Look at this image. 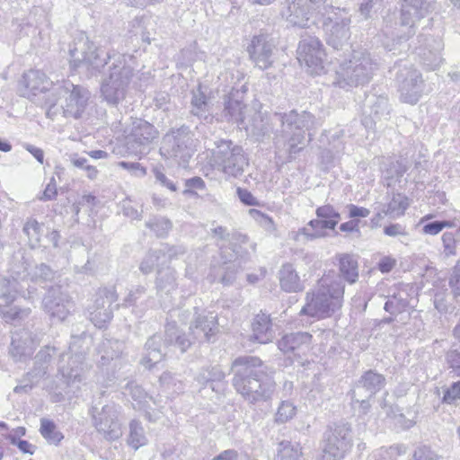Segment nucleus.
Returning <instances> with one entry per match:
<instances>
[{"instance_id": "obj_40", "label": "nucleus", "mask_w": 460, "mask_h": 460, "mask_svg": "<svg viewBox=\"0 0 460 460\" xmlns=\"http://www.w3.org/2000/svg\"><path fill=\"white\" fill-rule=\"evenodd\" d=\"M386 298L384 309L391 315H397L406 311L409 306V294L406 290H398Z\"/></svg>"}, {"instance_id": "obj_33", "label": "nucleus", "mask_w": 460, "mask_h": 460, "mask_svg": "<svg viewBox=\"0 0 460 460\" xmlns=\"http://www.w3.org/2000/svg\"><path fill=\"white\" fill-rule=\"evenodd\" d=\"M191 94L190 114L198 117L200 120L212 122L211 106L206 94L202 92L201 85L199 84L196 89L192 90Z\"/></svg>"}, {"instance_id": "obj_5", "label": "nucleus", "mask_w": 460, "mask_h": 460, "mask_svg": "<svg viewBox=\"0 0 460 460\" xmlns=\"http://www.w3.org/2000/svg\"><path fill=\"white\" fill-rule=\"evenodd\" d=\"M344 291L341 279L323 275L316 286L306 293L305 305L300 314L318 319L330 317L341 307Z\"/></svg>"}, {"instance_id": "obj_44", "label": "nucleus", "mask_w": 460, "mask_h": 460, "mask_svg": "<svg viewBox=\"0 0 460 460\" xmlns=\"http://www.w3.org/2000/svg\"><path fill=\"white\" fill-rule=\"evenodd\" d=\"M223 260L225 261V267L223 268L224 274L220 278L219 282L224 286H230L235 281L237 272L243 270V265L246 264L248 261L239 260L236 255H234L231 261L226 259Z\"/></svg>"}, {"instance_id": "obj_24", "label": "nucleus", "mask_w": 460, "mask_h": 460, "mask_svg": "<svg viewBox=\"0 0 460 460\" xmlns=\"http://www.w3.org/2000/svg\"><path fill=\"white\" fill-rule=\"evenodd\" d=\"M274 48L272 39L269 35L261 33L252 37L247 47V51L255 66L265 70L273 64Z\"/></svg>"}, {"instance_id": "obj_28", "label": "nucleus", "mask_w": 460, "mask_h": 460, "mask_svg": "<svg viewBox=\"0 0 460 460\" xmlns=\"http://www.w3.org/2000/svg\"><path fill=\"white\" fill-rule=\"evenodd\" d=\"M225 377V373L218 366L207 367L200 369L195 377V382L199 387L209 383L211 393H215V396L217 397L226 388Z\"/></svg>"}, {"instance_id": "obj_39", "label": "nucleus", "mask_w": 460, "mask_h": 460, "mask_svg": "<svg viewBox=\"0 0 460 460\" xmlns=\"http://www.w3.org/2000/svg\"><path fill=\"white\" fill-rule=\"evenodd\" d=\"M56 353V348L46 346L42 348L35 356L33 369L28 373V376L40 379L47 374L48 365L53 355Z\"/></svg>"}, {"instance_id": "obj_23", "label": "nucleus", "mask_w": 460, "mask_h": 460, "mask_svg": "<svg viewBox=\"0 0 460 460\" xmlns=\"http://www.w3.org/2000/svg\"><path fill=\"white\" fill-rule=\"evenodd\" d=\"M44 311L53 319L64 321L73 307L68 295L62 291L61 287L50 288L42 300Z\"/></svg>"}, {"instance_id": "obj_38", "label": "nucleus", "mask_w": 460, "mask_h": 460, "mask_svg": "<svg viewBox=\"0 0 460 460\" xmlns=\"http://www.w3.org/2000/svg\"><path fill=\"white\" fill-rule=\"evenodd\" d=\"M279 284L285 292H299L304 287L295 268L290 263L282 265L279 272Z\"/></svg>"}, {"instance_id": "obj_36", "label": "nucleus", "mask_w": 460, "mask_h": 460, "mask_svg": "<svg viewBox=\"0 0 460 460\" xmlns=\"http://www.w3.org/2000/svg\"><path fill=\"white\" fill-rule=\"evenodd\" d=\"M164 348L165 344L162 342L161 335L155 334L149 338L145 345L146 353L142 359L143 365L152 368L155 364L159 363L165 354L164 352Z\"/></svg>"}, {"instance_id": "obj_12", "label": "nucleus", "mask_w": 460, "mask_h": 460, "mask_svg": "<svg viewBox=\"0 0 460 460\" xmlns=\"http://www.w3.org/2000/svg\"><path fill=\"white\" fill-rule=\"evenodd\" d=\"M288 7L282 15L292 25L307 28L320 22L328 11L326 0H287Z\"/></svg>"}, {"instance_id": "obj_61", "label": "nucleus", "mask_w": 460, "mask_h": 460, "mask_svg": "<svg viewBox=\"0 0 460 460\" xmlns=\"http://www.w3.org/2000/svg\"><path fill=\"white\" fill-rule=\"evenodd\" d=\"M118 165L136 177H144L146 174V169L137 162L121 161Z\"/></svg>"}, {"instance_id": "obj_6", "label": "nucleus", "mask_w": 460, "mask_h": 460, "mask_svg": "<svg viewBox=\"0 0 460 460\" xmlns=\"http://www.w3.org/2000/svg\"><path fill=\"white\" fill-rule=\"evenodd\" d=\"M50 93L47 98L46 115L51 119L59 113L66 118H81L90 98L87 89L69 80L57 81Z\"/></svg>"}, {"instance_id": "obj_48", "label": "nucleus", "mask_w": 460, "mask_h": 460, "mask_svg": "<svg viewBox=\"0 0 460 460\" xmlns=\"http://www.w3.org/2000/svg\"><path fill=\"white\" fill-rule=\"evenodd\" d=\"M28 262L22 254H16L13 258L12 264L9 268V275L12 279H17L22 285L27 283V277L30 276L28 272Z\"/></svg>"}, {"instance_id": "obj_52", "label": "nucleus", "mask_w": 460, "mask_h": 460, "mask_svg": "<svg viewBox=\"0 0 460 460\" xmlns=\"http://www.w3.org/2000/svg\"><path fill=\"white\" fill-rule=\"evenodd\" d=\"M40 434L51 444H58L64 438L61 432L56 429V425L52 420L41 419Z\"/></svg>"}, {"instance_id": "obj_60", "label": "nucleus", "mask_w": 460, "mask_h": 460, "mask_svg": "<svg viewBox=\"0 0 460 460\" xmlns=\"http://www.w3.org/2000/svg\"><path fill=\"white\" fill-rule=\"evenodd\" d=\"M453 224L450 221H432L423 226L422 231L426 234L435 235L441 232L445 227H451Z\"/></svg>"}, {"instance_id": "obj_41", "label": "nucleus", "mask_w": 460, "mask_h": 460, "mask_svg": "<svg viewBox=\"0 0 460 460\" xmlns=\"http://www.w3.org/2000/svg\"><path fill=\"white\" fill-rule=\"evenodd\" d=\"M192 341L181 334L176 323H168L165 325L164 344L177 347L181 353L185 352Z\"/></svg>"}, {"instance_id": "obj_13", "label": "nucleus", "mask_w": 460, "mask_h": 460, "mask_svg": "<svg viewBox=\"0 0 460 460\" xmlns=\"http://www.w3.org/2000/svg\"><path fill=\"white\" fill-rule=\"evenodd\" d=\"M352 447L351 427L340 422L324 433L323 460H342Z\"/></svg>"}, {"instance_id": "obj_25", "label": "nucleus", "mask_w": 460, "mask_h": 460, "mask_svg": "<svg viewBox=\"0 0 460 460\" xmlns=\"http://www.w3.org/2000/svg\"><path fill=\"white\" fill-rule=\"evenodd\" d=\"M418 41L420 44L418 49L422 64L430 70L437 69L441 62V51L444 44L440 38L426 37L422 34L418 36Z\"/></svg>"}, {"instance_id": "obj_49", "label": "nucleus", "mask_w": 460, "mask_h": 460, "mask_svg": "<svg viewBox=\"0 0 460 460\" xmlns=\"http://www.w3.org/2000/svg\"><path fill=\"white\" fill-rule=\"evenodd\" d=\"M157 237H165L172 227V223L162 216H152L145 224Z\"/></svg>"}, {"instance_id": "obj_30", "label": "nucleus", "mask_w": 460, "mask_h": 460, "mask_svg": "<svg viewBox=\"0 0 460 460\" xmlns=\"http://www.w3.org/2000/svg\"><path fill=\"white\" fill-rule=\"evenodd\" d=\"M252 340L266 344L274 339L275 332L269 314L261 312L256 314L252 323Z\"/></svg>"}, {"instance_id": "obj_37", "label": "nucleus", "mask_w": 460, "mask_h": 460, "mask_svg": "<svg viewBox=\"0 0 460 460\" xmlns=\"http://www.w3.org/2000/svg\"><path fill=\"white\" fill-rule=\"evenodd\" d=\"M124 350V343L119 340L104 339L98 346L99 364L108 366L110 362L120 357Z\"/></svg>"}, {"instance_id": "obj_63", "label": "nucleus", "mask_w": 460, "mask_h": 460, "mask_svg": "<svg viewBox=\"0 0 460 460\" xmlns=\"http://www.w3.org/2000/svg\"><path fill=\"white\" fill-rule=\"evenodd\" d=\"M457 399H460V381L453 383L445 392L443 402L450 404Z\"/></svg>"}, {"instance_id": "obj_27", "label": "nucleus", "mask_w": 460, "mask_h": 460, "mask_svg": "<svg viewBox=\"0 0 460 460\" xmlns=\"http://www.w3.org/2000/svg\"><path fill=\"white\" fill-rule=\"evenodd\" d=\"M238 92L231 93L225 102L223 116L227 121H232L245 129L253 127V124L247 121L248 108L238 97Z\"/></svg>"}, {"instance_id": "obj_16", "label": "nucleus", "mask_w": 460, "mask_h": 460, "mask_svg": "<svg viewBox=\"0 0 460 460\" xmlns=\"http://www.w3.org/2000/svg\"><path fill=\"white\" fill-rule=\"evenodd\" d=\"M320 22L327 32V43L335 49H341L350 37L349 13L328 4V11L325 16H321Z\"/></svg>"}, {"instance_id": "obj_50", "label": "nucleus", "mask_w": 460, "mask_h": 460, "mask_svg": "<svg viewBox=\"0 0 460 460\" xmlns=\"http://www.w3.org/2000/svg\"><path fill=\"white\" fill-rule=\"evenodd\" d=\"M22 231L28 236L32 247L40 245V237L43 233L42 224L39 223L34 218H28L23 226Z\"/></svg>"}, {"instance_id": "obj_4", "label": "nucleus", "mask_w": 460, "mask_h": 460, "mask_svg": "<svg viewBox=\"0 0 460 460\" xmlns=\"http://www.w3.org/2000/svg\"><path fill=\"white\" fill-rule=\"evenodd\" d=\"M434 0H404L400 12L387 13L379 35L383 47L393 51L415 34V23L432 9Z\"/></svg>"}, {"instance_id": "obj_2", "label": "nucleus", "mask_w": 460, "mask_h": 460, "mask_svg": "<svg viewBox=\"0 0 460 460\" xmlns=\"http://www.w3.org/2000/svg\"><path fill=\"white\" fill-rule=\"evenodd\" d=\"M232 384L236 393L249 404L268 402L271 399L276 383L272 372L262 360L255 356H241L232 363Z\"/></svg>"}, {"instance_id": "obj_22", "label": "nucleus", "mask_w": 460, "mask_h": 460, "mask_svg": "<svg viewBox=\"0 0 460 460\" xmlns=\"http://www.w3.org/2000/svg\"><path fill=\"white\" fill-rule=\"evenodd\" d=\"M84 354L74 350L70 345L69 351L60 355L58 373L67 385L81 382L85 370Z\"/></svg>"}, {"instance_id": "obj_51", "label": "nucleus", "mask_w": 460, "mask_h": 460, "mask_svg": "<svg viewBox=\"0 0 460 460\" xmlns=\"http://www.w3.org/2000/svg\"><path fill=\"white\" fill-rule=\"evenodd\" d=\"M408 166L402 161H392L385 170V178L387 180V185L391 186L394 182L399 181L407 172Z\"/></svg>"}, {"instance_id": "obj_21", "label": "nucleus", "mask_w": 460, "mask_h": 460, "mask_svg": "<svg viewBox=\"0 0 460 460\" xmlns=\"http://www.w3.org/2000/svg\"><path fill=\"white\" fill-rule=\"evenodd\" d=\"M297 59L305 64L311 74H320L323 70L325 52L318 38L306 36L303 38L297 48Z\"/></svg>"}, {"instance_id": "obj_29", "label": "nucleus", "mask_w": 460, "mask_h": 460, "mask_svg": "<svg viewBox=\"0 0 460 460\" xmlns=\"http://www.w3.org/2000/svg\"><path fill=\"white\" fill-rule=\"evenodd\" d=\"M365 113H368L371 123L389 119L391 107L386 95L369 93L366 97L364 104Z\"/></svg>"}, {"instance_id": "obj_56", "label": "nucleus", "mask_w": 460, "mask_h": 460, "mask_svg": "<svg viewBox=\"0 0 460 460\" xmlns=\"http://www.w3.org/2000/svg\"><path fill=\"white\" fill-rule=\"evenodd\" d=\"M159 382L161 386L172 393H180L183 389L182 384L170 372H164L160 376Z\"/></svg>"}, {"instance_id": "obj_42", "label": "nucleus", "mask_w": 460, "mask_h": 460, "mask_svg": "<svg viewBox=\"0 0 460 460\" xmlns=\"http://www.w3.org/2000/svg\"><path fill=\"white\" fill-rule=\"evenodd\" d=\"M11 304L5 302L4 305H0V316L6 323H18L30 315V308H20Z\"/></svg>"}, {"instance_id": "obj_46", "label": "nucleus", "mask_w": 460, "mask_h": 460, "mask_svg": "<svg viewBox=\"0 0 460 460\" xmlns=\"http://www.w3.org/2000/svg\"><path fill=\"white\" fill-rule=\"evenodd\" d=\"M127 442L135 450L147 444V438L140 421L132 420L129 422V434Z\"/></svg>"}, {"instance_id": "obj_43", "label": "nucleus", "mask_w": 460, "mask_h": 460, "mask_svg": "<svg viewBox=\"0 0 460 460\" xmlns=\"http://www.w3.org/2000/svg\"><path fill=\"white\" fill-rule=\"evenodd\" d=\"M278 460H305L299 443L283 440L278 445Z\"/></svg>"}, {"instance_id": "obj_14", "label": "nucleus", "mask_w": 460, "mask_h": 460, "mask_svg": "<svg viewBox=\"0 0 460 460\" xmlns=\"http://www.w3.org/2000/svg\"><path fill=\"white\" fill-rule=\"evenodd\" d=\"M53 85L55 83L44 72L31 69L23 73L18 91L21 96L47 108V98L51 95Z\"/></svg>"}, {"instance_id": "obj_10", "label": "nucleus", "mask_w": 460, "mask_h": 460, "mask_svg": "<svg viewBox=\"0 0 460 460\" xmlns=\"http://www.w3.org/2000/svg\"><path fill=\"white\" fill-rule=\"evenodd\" d=\"M194 153V135L189 127L172 129L163 137L160 154L181 166H186Z\"/></svg>"}, {"instance_id": "obj_19", "label": "nucleus", "mask_w": 460, "mask_h": 460, "mask_svg": "<svg viewBox=\"0 0 460 460\" xmlns=\"http://www.w3.org/2000/svg\"><path fill=\"white\" fill-rule=\"evenodd\" d=\"M395 82L402 102L416 104L424 89L421 74L412 66H403L396 73Z\"/></svg>"}, {"instance_id": "obj_31", "label": "nucleus", "mask_w": 460, "mask_h": 460, "mask_svg": "<svg viewBox=\"0 0 460 460\" xmlns=\"http://www.w3.org/2000/svg\"><path fill=\"white\" fill-rule=\"evenodd\" d=\"M128 386L132 399L137 402L138 410L145 412V416L149 421L154 422L160 418V412L153 409L149 404V402H153L154 404H156L154 398L148 395L145 390L136 383H130Z\"/></svg>"}, {"instance_id": "obj_59", "label": "nucleus", "mask_w": 460, "mask_h": 460, "mask_svg": "<svg viewBox=\"0 0 460 460\" xmlns=\"http://www.w3.org/2000/svg\"><path fill=\"white\" fill-rule=\"evenodd\" d=\"M249 215L259 222L267 231L272 232L276 229L273 219L270 216L262 213L261 210L251 208L249 210Z\"/></svg>"}, {"instance_id": "obj_45", "label": "nucleus", "mask_w": 460, "mask_h": 460, "mask_svg": "<svg viewBox=\"0 0 460 460\" xmlns=\"http://www.w3.org/2000/svg\"><path fill=\"white\" fill-rule=\"evenodd\" d=\"M359 383L372 396L384 387L385 378L379 373L368 370L361 376Z\"/></svg>"}, {"instance_id": "obj_53", "label": "nucleus", "mask_w": 460, "mask_h": 460, "mask_svg": "<svg viewBox=\"0 0 460 460\" xmlns=\"http://www.w3.org/2000/svg\"><path fill=\"white\" fill-rule=\"evenodd\" d=\"M296 414V407L290 401H282L275 414V422L283 424L292 420Z\"/></svg>"}, {"instance_id": "obj_3", "label": "nucleus", "mask_w": 460, "mask_h": 460, "mask_svg": "<svg viewBox=\"0 0 460 460\" xmlns=\"http://www.w3.org/2000/svg\"><path fill=\"white\" fill-rule=\"evenodd\" d=\"M273 120L280 124L274 136L276 155L283 163L293 161L305 147V131L316 127L315 117L308 111L276 112Z\"/></svg>"}, {"instance_id": "obj_54", "label": "nucleus", "mask_w": 460, "mask_h": 460, "mask_svg": "<svg viewBox=\"0 0 460 460\" xmlns=\"http://www.w3.org/2000/svg\"><path fill=\"white\" fill-rule=\"evenodd\" d=\"M162 253L163 251H160L159 249L150 250L141 261L139 270L145 275L151 273L162 257Z\"/></svg>"}, {"instance_id": "obj_7", "label": "nucleus", "mask_w": 460, "mask_h": 460, "mask_svg": "<svg viewBox=\"0 0 460 460\" xmlns=\"http://www.w3.org/2000/svg\"><path fill=\"white\" fill-rule=\"evenodd\" d=\"M378 68L376 60L366 50H353L350 58L340 65L335 84L341 88L364 85L372 79Z\"/></svg>"}, {"instance_id": "obj_20", "label": "nucleus", "mask_w": 460, "mask_h": 460, "mask_svg": "<svg viewBox=\"0 0 460 460\" xmlns=\"http://www.w3.org/2000/svg\"><path fill=\"white\" fill-rule=\"evenodd\" d=\"M118 294L114 287H104L97 290L95 299L89 306V319L98 328H102L113 317L112 305L118 300Z\"/></svg>"}, {"instance_id": "obj_1", "label": "nucleus", "mask_w": 460, "mask_h": 460, "mask_svg": "<svg viewBox=\"0 0 460 460\" xmlns=\"http://www.w3.org/2000/svg\"><path fill=\"white\" fill-rule=\"evenodd\" d=\"M70 65L75 69L102 71L101 97L111 106H118L126 99L135 76L131 56L119 52H105L84 33H79L69 45Z\"/></svg>"}, {"instance_id": "obj_8", "label": "nucleus", "mask_w": 460, "mask_h": 460, "mask_svg": "<svg viewBox=\"0 0 460 460\" xmlns=\"http://www.w3.org/2000/svg\"><path fill=\"white\" fill-rule=\"evenodd\" d=\"M215 144L216 148L212 154L215 169L226 177L238 178L243 175L244 168L249 164L243 147L226 139H220Z\"/></svg>"}, {"instance_id": "obj_15", "label": "nucleus", "mask_w": 460, "mask_h": 460, "mask_svg": "<svg viewBox=\"0 0 460 460\" xmlns=\"http://www.w3.org/2000/svg\"><path fill=\"white\" fill-rule=\"evenodd\" d=\"M119 410L120 407L114 402H108L102 407L93 405L90 410L93 426L108 441H115L122 436Z\"/></svg>"}, {"instance_id": "obj_58", "label": "nucleus", "mask_w": 460, "mask_h": 460, "mask_svg": "<svg viewBox=\"0 0 460 460\" xmlns=\"http://www.w3.org/2000/svg\"><path fill=\"white\" fill-rule=\"evenodd\" d=\"M53 276V270L45 263H40L35 266L29 277L31 281H47L50 280Z\"/></svg>"}, {"instance_id": "obj_9", "label": "nucleus", "mask_w": 460, "mask_h": 460, "mask_svg": "<svg viewBox=\"0 0 460 460\" xmlns=\"http://www.w3.org/2000/svg\"><path fill=\"white\" fill-rule=\"evenodd\" d=\"M315 214L317 218L310 220L305 226L290 233L294 241H313L323 238L328 236L327 230L334 231L335 235L338 234L335 228L341 220V214L333 206L330 204L320 206L316 208Z\"/></svg>"}, {"instance_id": "obj_35", "label": "nucleus", "mask_w": 460, "mask_h": 460, "mask_svg": "<svg viewBox=\"0 0 460 460\" xmlns=\"http://www.w3.org/2000/svg\"><path fill=\"white\" fill-rule=\"evenodd\" d=\"M178 287L177 275L174 269L171 267L160 268L157 270L155 278V288L157 295H171Z\"/></svg>"}, {"instance_id": "obj_47", "label": "nucleus", "mask_w": 460, "mask_h": 460, "mask_svg": "<svg viewBox=\"0 0 460 460\" xmlns=\"http://www.w3.org/2000/svg\"><path fill=\"white\" fill-rule=\"evenodd\" d=\"M408 207V198L398 193L393 196L385 208L383 209V212L391 218H396L403 215Z\"/></svg>"}, {"instance_id": "obj_57", "label": "nucleus", "mask_w": 460, "mask_h": 460, "mask_svg": "<svg viewBox=\"0 0 460 460\" xmlns=\"http://www.w3.org/2000/svg\"><path fill=\"white\" fill-rule=\"evenodd\" d=\"M446 363L454 376L460 377V350L450 349L445 356Z\"/></svg>"}, {"instance_id": "obj_26", "label": "nucleus", "mask_w": 460, "mask_h": 460, "mask_svg": "<svg viewBox=\"0 0 460 460\" xmlns=\"http://www.w3.org/2000/svg\"><path fill=\"white\" fill-rule=\"evenodd\" d=\"M312 335L309 332H298L283 336L278 343L279 349L285 354H292L298 360L310 350ZM301 365L304 362L298 361Z\"/></svg>"}, {"instance_id": "obj_55", "label": "nucleus", "mask_w": 460, "mask_h": 460, "mask_svg": "<svg viewBox=\"0 0 460 460\" xmlns=\"http://www.w3.org/2000/svg\"><path fill=\"white\" fill-rule=\"evenodd\" d=\"M146 288L144 286H137L129 290L127 296L124 298L122 306H137L138 301L146 297Z\"/></svg>"}, {"instance_id": "obj_11", "label": "nucleus", "mask_w": 460, "mask_h": 460, "mask_svg": "<svg viewBox=\"0 0 460 460\" xmlns=\"http://www.w3.org/2000/svg\"><path fill=\"white\" fill-rule=\"evenodd\" d=\"M124 133L126 153L139 158L149 152L151 144L158 137L157 129L140 118H130Z\"/></svg>"}, {"instance_id": "obj_64", "label": "nucleus", "mask_w": 460, "mask_h": 460, "mask_svg": "<svg viewBox=\"0 0 460 460\" xmlns=\"http://www.w3.org/2000/svg\"><path fill=\"white\" fill-rule=\"evenodd\" d=\"M449 286L455 296H460V264H456L449 279Z\"/></svg>"}, {"instance_id": "obj_17", "label": "nucleus", "mask_w": 460, "mask_h": 460, "mask_svg": "<svg viewBox=\"0 0 460 460\" xmlns=\"http://www.w3.org/2000/svg\"><path fill=\"white\" fill-rule=\"evenodd\" d=\"M211 234L217 239V245L222 259L230 260L236 255L243 261H249L251 254L243 247L248 243V237L238 231L229 232L226 227L218 226L211 229Z\"/></svg>"}, {"instance_id": "obj_34", "label": "nucleus", "mask_w": 460, "mask_h": 460, "mask_svg": "<svg viewBox=\"0 0 460 460\" xmlns=\"http://www.w3.org/2000/svg\"><path fill=\"white\" fill-rule=\"evenodd\" d=\"M339 277L347 283L353 285L358 280V262L355 255L341 253L337 255Z\"/></svg>"}, {"instance_id": "obj_32", "label": "nucleus", "mask_w": 460, "mask_h": 460, "mask_svg": "<svg viewBox=\"0 0 460 460\" xmlns=\"http://www.w3.org/2000/svg\"><path fill=\"white\" fill-rule=\"evenodd\" d=\"M24 285L17 279H12L9 276L0 273V298L4 299L7 303H13L18 295L30 299L32 291L27 287L28 296L24 293Z\"/></svg>"}, {"instance_id": "obj_18", "label": "nucleus", "mask_w": 460, "mask_h": 460, "mask_svg": "<svg viewBox=\"0 0 460 460\" xmlns=\"http://www.w3.org/2000/svg\"><path fill=\"white\" fill-rule=\"evenodd\" d=\"M178 313L177 316L182 323H186L191 320L190 330L193 335V339L199 341H210L217 330V316L209 314L208 315H202L199 313V308L197 305L190 309H177L173 313Z\"/></svg>"}, {"instance_id": "obj_62", "label": "nucleus", "mask_w": 460, "mask_h": 460, "mask_svg": "<svg viewBox=\"0 0 460 460\" xmlns=\"http://www.w3.org/2000/svg\"><path fill=\"white\" fill-rule=\"evenodd\" d=\"M414 460H438V456L426 446L419 447L413 453Z\"/></svg>"}]
</instances>
